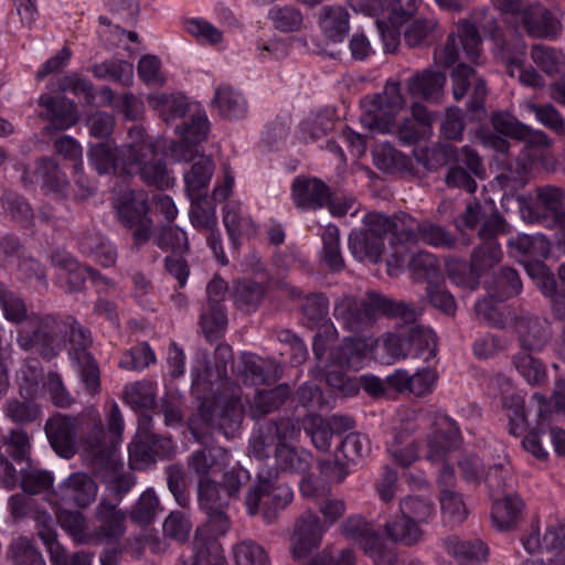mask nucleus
I'll return each instance as SVG.
<instances>
[{"instance_id": "nucleus-55", "label": "nucleus", "mask_w": 565, "mask_h": 565, "mask_svg": "<svg viewBox=\"0 0 565 565\" xmlns=\"http://www.w3.org/2000/svg\"><path fill=\"white\" fill-rule=\"evenodd\" d=\"M376 301L379 315L399 320L403 323H414L423 313V309L413 302L393 300L381 294Z\"/></svg>"}, {"instance_id": "nucleus-22", "label": "nucleus", "mask_w": 565, "mask_h": 565, "mask_svg": "<svg viewBox=\"0 0 565 565\" xmlns=\"http://www.w3.org/2000/svg\"><path fill=\"white\" fill-rule=\"evenodd\" d=\"M491 124L497 132L523 141L531 147L551 146V139L544 131L535 130L507 113L493 114Z\"/></svg>"}, {"instance_id": "nucleus-7", "label": "nucleus", "mask_w": 565, "mask_h": 565, "mask_svg": "<svg viewBox=\"0 0 565 565\" xmlns=\"http://www.w3.org/2000/svg\"><path fill=\"white\" fill-rule=\"evenodd\" d=\"M115 209L119 223L131 231L135 247L139 248L151 239L153 221L149 215V199L145 191H124L117 198Z\"/></svg>"}, {"instance_id": "nucleus-16", "label": "nucleus", "mask_w": 565, "mask_h": 565, "mask_svg": "<svg viewBox=\"0 0 565 565\" xmlns=\"http://www.w3.org/2000/svg\"><path fill=\"white\" fill-rule=\"evenodd\" d=\"M125 171L127 175H139L148 186H154L159 190L169 189L174 182L166 161L156 148L152 149L150 154L128 159Z\"/></svg>"}, {"instance_id": "nucleus-37", "label": "nucleus", "mask_w": 565, "mask_h": 565, "mask_svg": "<svg viewBox=\"0 0 565 565\" xmlns=\"http://www.w3.org/2000/svg\"><path fill=\"white\" fill-rule=\"evenodd\" d=\"M445 83V73L425 70L408 78L407 88L412 96L422 97L427 102H438Z\"/></svg>"}, {"instance_id": "nucleus-5", "label": "nucleus", "mask_w": 565, "mask_h": 565, "mask_svg": "<svg viewBox=\"0 0 565 565\" xmlns=\"http://www.w3.org/2000/svg\"><path fill=\"white\" fill-rule=\"evenodd\" d=\"M277 472L268 471L267 476L258 473L255 483L248 489L245 505L249 515L260 510L267 523H271L279 511L284 510L294 499V491L287 484H276Z\"/></svg>"}, {"instance_id": "nucleus-2", "label": "nucleus", "mask_w": 565, "mask_h": 565, "mask_svg": "<svg viewBox=\"0 0 565 565\" xmlns=\"http://www.w3.org/2000/svg\"><path fill=\"white\" fill-rule=\"evenodd\" d=\"M222 385L228 393L204 398L198 408V415L209 428L232 438L239 431L244 418L242 392L238 385L226 379Z\"/></svg>"}, {"instance_id": "nucleus-27", "label": "nucleus", "mask_w": 565, "mask_h": 565, "mask_svg": "<svg viewBox=\"0 0 565 565\" xmlns=\"http://www.w3.org/2000/svg\"><path fill=\"white\" fill-rule=\"evenodd\" d=\"M175 130L181 136L182 140L173 146V154L184 161L193 160L194 153L190 148L202 142L207 137V116L205 113H196L192 115L190 120L185 121L182 127H177Z\"/></svg>"}, {"instance_id": "nucleus-6", "label": "nucleus", "mask_w": 565, "mask_h": 565, "mask_svg": "<svg viewBox=\"0 0 565 565\" xmlns=\"http://www.w3.org/2000/svg\"><path fill=\"white\" fill-rule=\"evenodd\" d=\"M520 211L524 221L543 223L547 227H561L565 235V192L561 188L537 186L523 199Z\"/></svg>"}, {"instance_id": "nucleus-60", "label": "nucleus", "mask_w": 565, "mask_h": 565, "mask_svg": "<svg viewBox=\"0 0 565 565\" xmlns=\"http://www.w3.org/2000/svg\"><path fill=\"white\" fill-rule=\"evenodd\" d=\"M154 244L163 252H172L183 255L189 252L186 233L179 226L162 225L156 234H152Z\"/></svg>"}, {"instance_id": "nucleus-35", "label": "nucleus", "mask_w": 565, "mask_h": 565, "mask_svg": "<svg viewBox=\"0 0 565 565\" xmlns=\"http://www.w3.org/2000/svg\"><path fill=\"white\" fill-rule=\"evenodd\" d=\"M212 107L225 119H242L247 115L248 105L244 96L230 85H220L214 93Z\"/></svg>"}, {"instance_id": "nucleus-10", "label": "nucleus", "mask_w": 565, "mask_h": 565, "mask_svg": "<svg viewBox=\"0 0 565 565\" xmlns=\"http://www.w3.org/2000/svg\"><path fill=\"white\" fill-rule=\"evenodd\" d=\"M299 427L289 418L266 420L254 427L248 440V455L264 461L276 457L277 448L285 441L292 440L299 433Z\"/></svg>"}, {"instance_id": "nucleus-56", "label": "nucleus", "mask_w": 565, "mask_h": 565, "mask_svg": "<svg viewBox=\"0 0 565 565\" xmlns=\"http://www.w3.org/2000/svg\"><path fill=\"white\" fill-rule=\"evenodd\" d=\"M198 501L203 512H210L227 509L231 499L223 491L221 483L211 478H205L198 481Z\"/></svg>"}, {"instance_id": "nucleus-47", "label": "nucleus", "mask_w": 565, "mask_h": 565, "mask_svg": "<svg viewBox=\"0 0 565 565\" xmlns=\"http://www.w3.org/2000/svg\"><path fill=\"white\" fill-rule=\"evenodd\" d=\"M34 177L36 182L46 191L64 194L68 186L66 174L60 169L58 164L51 158L39 160Z\"/></svg>"}, {"instance_id": "nucleus-36", "label": "nucleus", "mask_w": 565, "mask_h": 565, "mask_svg": "<svg viewBox=\"0 0 565 565\" xmlns=\"http://www.w3.org/2000/svg\"><path fill=\"white\" fill-rule=\"evenodd\" d=\"M484 288L490 298L504 301L521 292L522 281L514 268L502 267L484 281Z\"/></svg>"}, {"instance_id": "nucleus-30", "label": "nucleus", "mask_w": 565, "mask_h": 565, "mask_svg": "<svg viewBox=\"0 0 565 565\" xmlns=\"http://www.w3.org/2000/svg\"><path fill=\"white\" fill-rule=\"evenodd\" d=\"M60 490L63 500L86 508L95 501L98 488L87 473L74 472L60 484Z\"/></svg>"}, {"instance_id": "nucleus-39", "label": "nucleus", "mask_w": 565, "mask_h": 565, "mask_svg": "<svg viewBox=\"0 0 565 565\" xmlns=\"http://www.w3.org/2000/svg\"><path fill=\"white\" fill-rule=\"evenodd\" d=\"M523 508L522 499L514 493L494 499L491 510L493 525L500 531L513 529L521 519Z\"/></svg>"}, {"instance_id": "nucleus-53", "label": "nucleus", "mask_w": 565, "mask_h": 565, "mask_svg": "<svg viewBox=\"0 0 565 565\" xmlns=\"http://www.w3.org/2000/svg\"><path fill=\"white\" fill-rule=\"evenodd\" d=\"M387 452L395 463L407 468L418 459V445L406 431L394 433L387 443Z\"/></svg>"}, {"instance_id": "nucleus-33", "label": "nucleus", "mask_w": 565, "mask_h": 565, "mask_svg": "<svg viewBox=\"0 0 565 565\" xmlns=\"http://www.w3.org/2000/svg\"><path fill=\"white\" fill-rule=\"evenodd\" d=\"M291 390L288 384H279L270 390L257 392L248 405V416L260 419L279 409L289 398Z\"/></svg>"}, {"instance_id": "nucleus-12", "label": "nucleus", "mask_w": 565, "mask_h": 565, "mask_svg": "<svg viewBox=\"0 0 565 565\" xmlns=\"http://www.w3.org/2000/svg\"><path fill=\"white\" fill-rule=\"evenodd\" d=\"M461 444L460 429L457 423L447 415L438 414L433 422V430L425 439V458L429 462L448 460L451 451Z\"/></svg>"}, {"instance_id": "nucleus-51", "label": "nucleus", "mask_w": 565, "mask_h": 565, "mask_svg": "<svg viewBox=\"0 0 565 565\" xmlns=\"http://www.w3.org/2000/svg\"><path fill=\"white\" fill-rule=\"evenodd\" d=\"M318 24L326 35H345L350 31V13L342 6H324L319 11Z\"/></svg>"}, {"instance_id": "nucleus-25", "label": "nucleus", "mask_w": 565, "mask_h": 565, "mask_svg": "<svg viewBox=\"0 0 565 565\" xmlns=\"http://www.w3.org/2000/svg\"><path fill=\"white\" fill-rule=\"evenodd\" d=\"M519 19L529 35H557L562 30L561 20L540 2L524 7Z\"/></svg>"}, {"instance_id": "nucleus-24", "label": "nucleus", "mask_w": 565, "mask_h": 565, "mask_svg": "<svg viewBox=\"0 0 565 565\" xmlns=\"http://www.w3.org/2000/svg\"><path fill=\"white\" fill-rule=\"evenodd\" d=\"M405 99L401 93V85L395 81H387L382 94H379L373 102V114L371 128L383 130L392 118L403 109Z\"/></svg>"}, {"instance_id": "nucleus-63", "label": "nucleus", "mask_w": 565, "mask_h": 565, "mask_svg": "<svg viewBox=\"0 0 565 565\" xmlns=\"http://www.w3.org/2000/svg\"><path fill=\"white\" fill-rule=\"evenodd\" d=\"M533 62L547 75H562L565 72L564 54L550 46L534 45L531 51Z\"/></svg>"}, {"instance_id": "nucleus-42", "label": "nucleus", "mask_w": 565, "mask_h": 565, "mask_svg": "<svg viewBox=\"0 0 565 565\" xmlns=\"http://www.w3.org/2000/svg\"><path fill=\"white\" fill-rule=\"evenodd\" d=\"M39 105L46 109V116L51 120V124L46 127L47 130L66 129L76 120L74 104L64 98H55L44 94L40 96Z\"/></svg>"}, {"instance_id": "nucleus-1", "label": "nucleus", "mask_w": 565, "mask_h": 565, "mask_svg": "<svg viewBox=\"0 0 565 565\" xmlns=\"http://www.w3.org/2000/svg\"><path fill=\"white\" fill-rule=\"evenodd\" d=\"M79 445L90 457L94 465L108 466L110 463L113 448L120 440L124 429V420L116 403L110 407L107 417V431L104 429L100 414L88 408L81 414Z\"/></svg>"}, {"instance_id": "nucleus-13", "label": "nucleus", "mask_w": 565, "mask_h": 565, "mask_svg": "<svg viewBox=\"0 0 565 565\" xmlns=\"http://www.w3.org/2000/svg\"><path fill=\"white\" fill-rule=\"evenodd\" d=\"M108 14L97 18V32L114 35H138L132 29L140 8L138 0H102Z\"/></svg>"}, {"instance_id": "nucleus-38", "label": "nucleus", "mask_w": 565, "mask_h": 565, "mask_svg": "<svg viewBox=\"0 0 565 565\" xmlns=\"http://www.w3.org/2000/svg\"><path fill=\"white\" fill-rule=\"evenodd\" d=\"M78 246L84 255L94 257L102 266L109 267L115 264L117 253L113 244L95 228L82 233Z\"/></svg>"}, {"instance_id": "nucleus-58", "label": "nucleus", "mask_w": 565, "mask_h": 565, "mask_svg": "<svg viewBox=\"0 0 565 565\" xmlns=\"http://www.w3.org/2000/svg\"><path fill=\"white\" fill-rule=\"evenodd\" d=\"M330 302L322 292L308 294L302 298L300 311L305 326L316 329L329 316Z\"/></svg>"}, {"instance_id": "nucleus-9", "label": "nucleus", "mask_w": 565, "mask_h": 565, "mask_svg": "<svg viewBox=\"0 0 565 565\" xmlns=\"http://www.w3.org/2000/svg\"><path fill=\"white\" fill-rule=\"evenodd\" d=\"M340 533L353 541L372 559L374 565H396L397 553L387 545L371 523L359 514L348 516L340 526Z\"/></svg>"}, {"instance_id": "nucleus-54", "label": "nucleus", "mask_w": 565, "mask_h": 565, "mask_svg": "<svg viewBox=\"0 0 565 565\" xmlns=\"http://www.w3.org/2000/svg\"><path fill=\"white\" fill-rule=\"evenodd\" d=\"M63 334L65 339L68 335L71 343L68 353L73 360L79 359L82 355H92L87 352V349L93 343L90 331L74 317L67 316L63 318Z\"/></svg>"}, {"instance_id": "nucleus-8", "label": "nucleus", "mask_w": 565, "mask_h": 565, "mask_svg": "<svg viewBox=\"0 0 565 565\" xmlns=\"http://www.w3.org/2000/svg\"><path fill=\"white\" fill-rule=\"evenodd\" d=\"M377 298L379 292L373 290L367 291L364 298L343 294L333 302V317L349 332L355 334L365 332L376 322Z\"/></svg>"}, {"instance_id": "nucleus-31", "label": "nucleus", "mask_w": 565, "mask_h": 565, "mask_svg": "<svg viewBox=\"0 0 565 565\" xmlns=\"http://www.w3.org/2000/svg\"><path fill=\"white\" fill-rule=\"evenodd\" d=\"M313 465V455L303 447H296L285 441L277 448L275 457L276 471L300 475L309 472Z\"/></svg>"}, {"instance_id": "nucleus-46", "label": "nucleus", "mask_w": 565, "mask_h": 565, "mask_svg": "<svg viewBox=\"0 0 565 565\" xmlns=\"http://www.w3.org/2000/svg\"><path fill=\"white\" fill-rule=\"evenodd\" d=\"M232 295L236 308L250 313L256 311L264 300L266 288L260 282L244 279L235 282Z\"/></svg>"}, {"instance_id": "nucleus-11", "label": "nucleus", "mask_w": 565, "mask_h": 565, "mask_svg": "<svg viewBox=\"0 0 565 565\" xmlns=\"http://www.w3.org/2000/svg\"><path fill=\"white\" fill-rule=\"evenodd\" d=\"M369 224L374 231H382L384 235L391 234L390 244L397 256L404 245H416L422 221H417L406 213H396L392 216L380 212H369Z\"/></svg>"}, {"instance_id": "nucleus-40", "label": "nucleus", "mask_w": 565, "mask_h": 565, "mask_svg": "<svg viewBox=\"0 0 565 565\" xmlns=\"http://www.w3.org/2000/svg\"><path fill=\"white\" fill-rule=\"evenodd\" d=\"M409 356L428 362L436 356L437 340L434 331L425 326L412 327L405 334Z\"/></svg>"}, {"instance_id": "nucleus-29", "label": "nucleus", "mask_w": 565, "mask_h": 565, "mask_svg": "<svg viewBox=\"0 0 565 565\" xmlns=\"http://www.w3.org/2000/svg\"><path fill=\"white\" fill-rule=\"evenodd\" d=\"M223 224L233 247L239 246V238L252 237L257 233V227L247 211L239 202L231 201L223 207Z\"/></svg>"}, {"instance_id": "nucleus-19", "label": "nucleus", "mask_w": 565, "mask_h": 565, "mask_svg": "<svg viewBox=\"0 0 565 565\" xmlns=\"http://www.w3.org/2000/svg\"><path fill=\"white\" fill-rule=\"evenodd\" d=\"M452 95L456 100L462 99L472 87L467 108L471 113H482L487 96L486 82L477 76L475 70L463 63L458 64L451 72Z\"/></svg>"}, {"instance_id": "nucleus-28", "label": "nucleus", "mask_w": 565, "mask_h": 565, "mask_svg": "<svg viewBox=\"0 0 565 565\" xmlns=\"http://www.w3.org/2000/svg\"><path fill=\"white\" fill-rule=\"evenodd\" d=\"M227 509H220L206 514V521L202 526H199L194 534L193 545L201 546L205 551H210L212 545L216 547L217 556H222V546L217 542L220 536H224L231 529L232 522L226 512Z\"/></svg>"}, {"instance_id": "nucleus-43", "label": "nucleus", "mask_w": 565, "mask_h": 565, "mask_svg": "<svg viewBox=\"0 0 565 565\" xmlns=\"http://www.w3.org/2000/svg\"><path fill=\"white\" fill-rule=\"evenodd\" d=\"M147 103L167 124L182 118L189 110L186 98L181 94H150L147 96Z\"/></svg>"}, {"instance_id": "nucleus-52", "label": "nucleus", "mask_w": 565, "mask_h": 565, "mask_svg": "<svg viewBox=\"0 0 565 565\" xmlns=\"http://www.w3.org/2000/svg\"><path fill=\"white\" fill-rule=\"evenodd\" d=\"M221 29L200 18L186 19L184 30L190 35H222L223 33L243 32L239 21L231 13L225 12L221 20Z\"/></svg>"}, {"instance_id": "nucleus-48", "label": "nucleus", "mask_w": 565, "mask_h": 565, "mask_svg": "<svg viewBox=\"0 0 565 565\" xmlns=\"http://www.w3.org/2000/svg\"><path fill=\"white\" fill-rule=\"evenodd\" d=\"M408 270L415 281L434 284L441 278L439 262L435 255L419 250L412 255L407 264Z\"/></svg>"}, {"instance_id": "nucleus-61", "label": "nucleus", "mask_w": 565, "mask_h": 565, "mask_svg": "<svg viewBox=\"0 0 565 565\" xmlns=\"http://www.w3.org/2000/svg\"><path fill=\"white\" fill-rule=\"evenodd\" d=\"M61 527L78 544H94L93 532L88 530L86 519L78 511L64 510L58 512Z\"/></svg>"}, {"instance_id": "nucleus-17", "label": "nucleus", "mask_w": 565, "mask_h": 565, "mask_svg": "<svg viewBox=\"0 0 565 565\" xmlns=\"http://www.w3.org/2000/svg\"><path fill=\"white\" fill-rule=\"evenodd\" d=\"M326 526L321 519L312 510L300 514L295 523L294 534L290 542V552L294 558H303L317 548L323 537Z\"/></svg>"}, {"instance_id": "nucleus-49", "label": "nucleus", "mask_w": 565, "mask_h": 565, "mask_svg": "<svg viewBox=\"0 0 565 565\" xmlns=\"http://www.w3.org/2000/svg\"><path fill=\"white\" fill-rule=\"evenodd\" d=\"M502 259V250L498 242L481 243L471 254L470 257V271L473 276V286L479 284L481 275Z\"/></svg>"}, {"instance_id": "nucleus-44", "label": "nucleus", "mask_w": 565, "mask_h": 565, "mask_svg": "<svg viewBox=\"0 0 565 565\" xmlns=\"http://www.w3.org/2000/svg\"><path fill=\"white\" fill-rule=\"evenodd\" d=\"M383 530L393 543L404 546H413L423 537V531L417 522L402 513L388 520Z\"/></svg>"}, {"instance_id": "nucleus-18", "label": "nucleus", "mask_w": 565, "mask_h": 565, "mask_svg": "<svg viewBox=\"0 0 565 565\" xmlns=\"http://www.w3.org/2000/svg\"><path fill=\"white\" fill-rule=\"evenodd\" d=\"M78 417L56 413L47 419L45 433L53 450L63 458H72L76 452L77 433L79 430Z\"/></svg>"}, {"instance_id": "nucleus-57", "label": "nucleus", "mask_w": 565, "mask_h": 565, "mask_svg": "<svg viewBox=\"0 0 565 565\" xmlns=\"http://www.w3.org/2000/svg\"><path fill=\"white\" fill-rule=\"evenodd\" d=\"M98 79L111 81L122 86H130L134 79V66L126 61H105L90 67Z\"/></svg>"}, {"instance_id": "nucleus-23", "label": "nucleus", "mask_w": 565, "mask_h": 565, "mask_svg": "<svg viewBox=\"0 0 565 565\" xmlns=\"http://www.w3.org/2000/svg\"><path fill=\"white\" fill-rule=\"evenodd\" d=\"M291 196L298 209L316 211L330 201V189L317 178L297 177L292 183Z\"/></svg>"}, {"instance_id": "nucleus-4", "label": "nucleus", "mask_w": 565, "mask_h": 565, "mask_svg": "<svg viewBox=\"0 0 565 565\" xmlns=\"http://www.w3.org/2000/svg\"><path fill=\"white\" fill-rule=\"evenodd\" d=\"M530 406L535 412L536 423L522 440L523 448L540 460L546 459L548 452L544 446L543 437L548 435L555 452L565 456V430L552 427L553 411L551 403L544 395L534 393Z\"/></svg>"}, {"instance_id": "nucleus-45", "label": "nucleus", "mask_w": 565, "mask_h": 565, "mask_svg": "<svg viewBox=\"0 0 565 565\" xmlns=\"http://www.w3.org/2000/svg\"><path fill=\"white\" fill-rule=\"evenodd\" d=\"M539 352L519 350L512 354L511 363L516 372L531 385H541L546 381V367L535 356Z\"/></svg>"}, {"instance_id": "nucleus-41", "label": "nucleus", "mask_w": 565, "mask_h": 565, "mask_svg": "<svg viewBox=\"0 0 565 565\" xmlns=\"http://www.w3.org/2000/svg\"><path fill=\"white\" fill-rule=\"evenodd\" d=\"M271 363L250 353H243L234 366V371L245 384L262 385L270 382Z\"/></svg>"}, {"instance_id": "nucleus-34", "label": "nucleus", "mask_w": 565, "mask_h": 565, "mask_svg": "<svg viewBox=\"0 0 565 565\" xmlns=\"http://www.w3.org/2000/svg\"><path fill=\"white\" fill-rule=\"evenodd\" d=\"M444 544L447 553L461 565H480L488 558L489 548L479 539L463 541L457 536H449Z\"/></svg>"}, {"instance_id": "nucleus-21", "label": "nucleus", "mask_w": 565, "mask_h": 565, "mask_svg": "<svg viewBox=\"0 0 565 565\" xmlns=\"http://www.w3.org/2000/svg\"><path fill=\"white\" fill-rule=\"evenodd\" d=\"M95 520L97 522L93 532L94 544L104 541L117 540L126 531V513L118 508L117 503L102 498L95 509Z\"/></svg>"}, {"instance_id": "nucleus-64", "label": "nucleus", "mask_w": 565, "mask_h": 565, "mask_svg": "<svg viewBox=\"0 0 565 565\" xmlns=\"http://www.w3.org/2000/svg\"><path fill=\"white\" fill-rule=\"evenodd\" d=\"M373 160L380 170L391 173L407 170L411 166V159L407 156L386 142L374 148Z\"/></svg>"}, {"instance_id": "nucleus-15", "label": "nucleus", "mask_w": 565, "mask_h": 565, "mask_svg": "<svg viewBox=\"0 0 565 565\" xmlns=\"http://www.w3.org/2000/svg\"><path fill=\"white\" fill-rule=\"evenodd\" d=\"M29 449V438L22 429L11 430L3 439V445L0 446V479L7 489L14 488L19 480L18 469L8 457L18 465H28Z\"/></svg>"}, {"instance_id": "nucleus-20", "label": "nucleus", "mask_w": 565, "mask_h": 565, "mask_svg": "<svg viewBox=\"0 0 565 565\" xmlns=\"http://www.w3.org/2000/svg\"><path fill=\"white\" fill-rule=\"evenodd\" d=\"M369 213L363 217V228L354 230L348 238V246L352 256L359 262H380L385 249L384 233L374 231L369 224Z\"/></svg>"}, {"instance_id": "nucleus-59", "label": "nucleus", "mask_w": 565, "mask_h": 565, "mask_svg": "<svg viewBox=\"0 0 565 565\" xmlns=\"http://www.w3.org/2000/svg\"><path fill=\"white\" fill-rule=\"evenodd\" d=\"M161 511L158 495L152 488H148L131 507L129 516L138 525H149Z\"/></svg>"}, {"instance_id": "nucleus-50", "label": "nucleus", "mask_w": 565, "mask_h": 565, "mask_svg": "<svg viewBox=\"0 0 565 565\" xmlns=\"http://www.w3.org/2000/svg\"><path fill=\"white\" fill-rule=\"evenodd\" d=\"M459 35H495L499 25L495 17L486 8L475 9L458 22Z\"/></svg>"}, {"instance_id": "nucleus-32", "label": "nucleus", "mask_w": 565, "mask_h": 565, "mask_svg": "<svg viewBox=\"0 0 565 565\" xmlns=\"http://www.w3.org/2000/svg\"><path fill=\"white\" fill-rule=\"evenodd\" d=\"M89 161L98 173L114 172L127 175L125 164L128 157L121 152L120 147L110 143H97L90 147L88 152Z\"/></svg>"}, {"instance_id": "nucleus-62", "label": "nucleus", "mask_w": 565, "mask_h": 565, "mask_svg": "<svg viewBox=\"0 0 565 565\" xmlns=\"http://www.w3.org/2000/svg\"><path fill=\"white\" fill-rule=\"evenodd\" d=\"M268 18L275 29L282 33L301 32L305 28L301 11L292 6L274 7L269 10Z\"/></svg>"}, {"instance_id": "nucleus-3", "label": "nucleus", "mask_w": 565, "mask_h": 565, "mask_svg": "<svg viewBox=\"0 0 565 565\" xmlns=\"http://www.w3.org/2000/svg\"><path fill=\"white\" fill-rule=\"evenodd\" d=\"M17 332L20 349L36 350L45 360L56 358L65 349L63 318L58 316L31 315Z\"/></svg>"}, {"instance_id": "nucleus-14", "label": "nucleus", "mask_w": 565, "mask_h": 565, "mask_svg": "<svg viewBox=\"0 0 565 565\" xmlns=\"http://www.w3.org/2000/svg\"><path fill=\"white\" fill-rule=\"evenodd\" d=\"M514 330L520 350L542 352L552 339L550 322L536 315L524 312L513 317Z\"/></svg>"}, {"instance_id": "nucleus-26", "label": "nucleus", "mask_w": 565, "mask_h": 565, "mask_svg": "<svg viewBox=\"0 0 565 565\" xmlns=\"http://www.w3.org/2000/svg\"><path fill=\"white\" fill-rule=\"evenodd\" d=\"M422 0H391L386 19H376L374 24L380 35H401L403 28L417 13Z\"/></svg>"}]
</instances>
